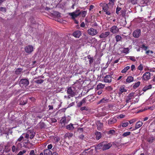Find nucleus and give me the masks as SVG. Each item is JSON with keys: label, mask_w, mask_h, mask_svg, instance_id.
<instances>
[{"label": "nucleus", "mask_w": 155, "mask_h": 155, "mask_svg": "<svg viewBox=\"0 0 155 155\" xmlns=\"http://www.w3.org/2000/svg\"><path fill=\"white\" fill-rule=\"evenodd\" d=\"M87 32L89 35L94 36L98 33V31L96 29L91 28L87 30Z\"/></svg>", "instance_id": "nucleus-1"}, {"label": "nucleus", "mask_w": 155, "mask_h": 155, "mask_svg": "<svg viewBox=\"0 0 155 155\" xmlns=\"http://www.w3.org/2000/svg\"><path fill=\"white\" fill-rule=\"evenodd\" d=\"M28 81L26 79H21L19 82L20 85L23 88L26 87L29 84Z\"/></svg>", "instance_id": "nucleus-2"}, {"label": "nucleus", "mask_w": 155, "mask_h": 155, "mask_svg": "<svg viewBox=\"0 0 155 155\" xmlns=\"http://www.w3.org/2000/svg\"><path fill=\"white\" fill-rule=\"evenodd\" d=\"M67 93L68 94V98L69 99L71 97H73L75 95V92L73 91L71 87H70L67 88Z\"/></svg>", "instance_id": "nucleus-3"}, {"label": "nucleus", "mask_w": 155, "mask_h": 155, "mask_svg": "<svg viewBox=\"0 0 155 155\" xmlns=\"http://www.w3.org/2000/svg\"><path fill=\"white\" fill-rule=\"evenodd\" d=\"M81 13L79 10H77L75 12L71 13H69V15L71 16L73 19H74L75 18L78 16Z\"/></svg>", "instance_id": "nucleus-4"}, {"label": "nucleus", "mask_w": 155, "mask_h": 155, "mask_svg": "<svg viewBox=\"0 0 155 155\" xmlns=\"http://www.w3.org/2000/svg\"><path fill=\"white\" fill-rule=\"evenodd\" d=\"M33 47L31 45H28L25 48V51L28 54H30L33 51Z\"/></svg>", "instance_id": "nucleus-5"}, {"label": "nucleus", "mask_w": 155, "mask_h": 155, "mask_svg": "<svg viewBox=\"0 0 155 155\" xmlns=\"http://www.w3.org/2000/svg\"><path fill=\"white\" fill-rule=\"evenodd\" d=\"M112 146L111 143H107L105 142H103V147L102 148L103 150H105L109 149Z\"/></svg>", "instance_id": "nucleus-6"}, {"label": "nucleus", "mask_w": 155, "mask_h": 155, "mask_svg": "<svg viewBox=\"0 0 155 155\" xmlns=\"http://www.w3.org/2000/svg\"><path fill=\"white\" fill-rule=\"evenodd\" d=\"M110 31L113 34H117L119 31V29L117 26L114 25L110 28Z\"/></svg>", "instance_id": "nucleus-7"}, {"label": "nucleus", "mask_w": 155, "mask_h": 155, "mask_svg": "<svg viewBox=\"0 0 155 155\" xmlns=\"http://www.w3.org/2000/svg\"><path fill=\"white\" fill-rule=\"evenodd\" d=\"M140 30L139 29H137L134 31L133 35L134 38H138L140 36Z\"/></svg>", "instance_id": "nucleus-8"}, {"label": "nucleus", "mask_w": 155, "mask_h": 155, "mask_svg": "<svg viewBox=\"0 0 155 155\" xmlns=\"http://www.w3.org/2000/svg\"><path fill=\"white\" fill-rule=\"evenodd\" d=\"M104 82L106 83H110L111 81L112 77L110 75H106L105 77H104Z\"/></svg>", "instance_id": "nucleus-9"}, {"label": "nucleus", "mask_w": 155, "mask_h": 155, "mask_svg": "<svg viewBox=\"0 0 155 155\" xmlns=\"http://www.w3.org/2000/svg\"><path fill=\"white\" fill-rule=\"evenodd\" d=\"M110 34L109 31L101 33L99 36L100 38H105L108 36Z\"/></svg>", "instance_id": "nucleus-10"}, {"label": "nucleus", "mask_w": 155, "mask_h": 155, "mask_svg": "<svg viewBox=\"0 0 155 155\" xmlns=\"http://www.w3.org/2000/svg\"><path fill=\"white\" fill-rule=\"evenodd\" d=\"M96 124L97 125V129L100 130H101L102 127H103V124L101 122L99 121H97L96 123Z\"/></svg>", "instance_id": "nucleus-11"}, {"label": "nucleus", "mask_w": 155, "mask_h": 155, "mask_svg": "<svg viewBox=\"0 0 155 155\" xmlns=\"http://www.w3.org/2000/svg\"><path fill=\"white\" fill-rule=\"evenodd\" d=\"M73 36L76 38H79L81 35V32L79 30L74 31L73 33Z\"/></svg>", "instance_id": "nucleus-12"}, {"label": "nucleus", "mask_w": 155, "mask_h": 155, "mask_svg": "<svg viewBox=\"0 0 155 155\" xmlns=\"http://www.w3.org/2000/svg\"><path fill=\"white\" fill-rule=\"evenodd\" d=\"M150 73L149 72H147L144 73L143 76V78L145 80H147L150 79Z\"/></svg>", "instance_id": "nucleus-13"}, {"label": "nucleus", "mask_w": 155, "mask_h": 155, "mask_svg": "<svg viewBox=\"0 0 155 155\" xmlns=\"http://www.w3.org/2000/svg\"><path fill=\"white\" fill-rule=\"evenodd\" d=\"M143 124V123L141 121H138L135 124V129H133L132 130L137 129L140 127Z\"/></svg>", "instance_id": "nucleus-14"}, {"label": "nucleus", "mask_w": 155, "mask_h": 155, "mask_svg": "<svg viewBox=\"0 0 155 155\" xmlns=\"http://www.w3.org/2000/svg\"><path fill=\"white\" fill-rule=\"evenodd\" d=\"M103 147V142L99 143L97 145H96L95 147V150L97 151L98 150L102 149Z\"/></svg>", "instance_id": "nucleus-15"}, {"label": "nucleus", "mask_w": 155, "mask_h": 155, "mask_svg": "<svg viewBox=\"0 0 155 155\" xmlns=\"http://www.w3.org/2000/svg\"><path fill=\"white\" fill-rule=\"evenodd\" d=\"M146 140L147 141L151 143H152L153 141L155 140V138L153 136H151L147 138Z\"/></svg>", "instance_id": "nucleus-16"}, {"label": "nucleus", "mask_w": 155, "mask_h": 155, "mask_svg": "<svg viewBox=\"0 0 155 155\" xmlns=\"http://www.w3.org/2000/svg\"><path fill=\"white\" fill-rule=\"evenodd\" d=\"M44 153L45 155H52V152L48 149H46L44 150Z\"/></svg>", "instance_id": "nucleus-17"}, {"label": "nucleus", "mask_w": 155, "mask_h": 155, "mask_svg": "<svg viewBox=\"0 0 155 155\" xmlns=\"http://www.w3.org/2000/svg\"><path fill=\"white\" fill-rule=\"evenodd\" d=\"M117 121L116 118L114 117L110 118L108 121V124H112L116 123Z\"/></svg>", "instance_id": "nucleus-18"}, {"label": "nucleus", "mask_w": 155, "mask_h": 155, "mask_svg": "<svg viewBox=\"0 0 155 155\" xmlns=\"http://www.w3.org/2000/svg\"><path fill=\"white\" fill-rule=\"evenodd\" d=\"M86 98H84L82 101H80L79 103H78L77 104V106L79 107H81L82 105L83 104H84L85 103Z\"/></svg>", "instance_id": "nucleus-19"}, {"label": "nucleus", "mask_w": 155, "mask_h": 155, "mask_svg": "<svg viewBox=\"0 0 155 155\" xmlns=\"http://www.w3.org/2000/svg\"><path fill=\"white\" fill-rule=\"evenodd\" d=\"M27 103L26 99L23 98L21 99L20 101V104L21 105H24Z\"/></svg>", "instance_id": "nucleus-20"}, {"label": "nucleus", "mask_w": 155, "mask_h": 155, "mask_svg": "<svg viewBox=\"0 0 155 155\" xmlns=\"http://www.w3.org/2000/svg\"><path fill=\"white\" fill-rule=\"evenodd\" d=\"M29 133V136H30V138L31 139H32L35 136V132L31 130H29L28 133Z\"/></svg>", "instance_id": "nucleus-21"}, {"label": "nucleus", "mask_w": 155, "mask_h": 155, "mask_svg": "<svg viewBox=\"0 0 155 155\" xmlns=\"http://www.w3.org/2000/svg\"><path fill=\"white\" fill-rule=\"evenodd\" d=\"M105 85L101 83L99 84L97 86L96 89L97 90L102 89L104 87Z\"/></svg>", "instance_id": "nucleus-22"}, {"label": "nucleus", "mask_w": 155, "mask_h": 155, "mask_svg": "<svg viewBox=\"0 0 155 155\" xmlns=\"http://www.w3.org/2000/svg\"><path fill=\"white\" fill-rule=\"evenodd\" d=\"M108 101V99H105V98H103L98 102V104H100L101 103H105L107 102Z\"/></svg>", "instance_id": "nucleus-23"}, {"label": "nucleus", "mask_w": 155, "mask_h": 155, "mask_svg": "<svg viewBox=\"0 0 155 155\" xmlns=\"http://www.w3.org/2000/svg\"><path fill=\"white\" fill-rule=\"evenodd\" d=\"M134 94L135 93H131L128 94V95L127 96V97H128L130 100H131L135 97Z\"/></svg>", "instance_id": "nucleus-24"}, {"label": "nucleus", "mask_w": 155, "mask_h": 155, "mask_svg": "<svg viewBox=\"0 0 155 155\" xmlns=\"http://www.w3.org/2000/svg\"><path fill=\"white\" fill-rule=\"evenodd\" d=\"M74 127L73 126V124L71 123L67 125L66 126V128L69 130H72L74 129Z\"/></svg>", "instance_id": "nucleus-25"}, {"label": "nucleus", "mask_w": 155, "mask_h": 155, "mask_svg": "<svg viewBox=\"0 0 155 155\" xmlns=\"http://www.w3.org/2000/svg\"><path fill=\"white\" fill-rule=\"evenodd\" d=\"M152 88V85L151 84H149L148 85H146L143 88V90L144 91H145L147 90L150 89Z\"/></svg>", "instance_id": "nucleus-26"}, {"label": "nucleus", "mask_w": 155, "mask_h": 155, "mask_svg": "<svg viewBox=\"0 0 155 155\" xmlns=\"http://www.w3.org/2000/svg\"><path fill=\"white\" fill-rule=\"evenodd\" d=\"M133 80L134 78L133 77L131 76H128L126 79V82L128 83H130L133 81Z\"/></svg>", "instance_id": "nucleus-27"}, {"label": "nucleus", "mask_w": 155, "mask_h": 155, "mask_svg": "<svg viewBox=\"0 0 155 155\" xmlns=\"http://www.w3.org/2000/svg\"><path fill=\"white\" fill-rule=\"evenodd\" d=\"M95 134L96 135V139L97 140H99L101 137V132L98 131L96 132L95 133Z\"/></svg>", "instance_id": "nucleus-28"}, {"label": "nucleus", "mask_w": 155, "mask_h": 155, "mask_svg": "<svg viewBox=\"0 0 155 155\" xmlns=\"http://www.w3.org/2000/svg\"><path fill=\"white\" fill-rule=\"evenodd\" d=\"M73 136V134L71 133H68L64 135V138H66L68 137L69 138Z\"/></svg>", "instance_id": "nucleus-29"}, {"label": "nucleus", "mask_w": 155, "mask_h": 155, "mask_svg": "<svg viewBox=\"0 0 155 155\" xmlns=\"http://www.w3.org/2000/svg\"><path fill=\"white\" fill-rule=\"evenodd\" d=\"M103 9L104 12L107 11L108 9V7L107 5L106 4H104L103 7Z\"/></svg>", "instance_id": "nucleus-30"}, {"label": "nucleus", "mask_w": 155, "mask_h": 155, "mask_svg": "<svg viewBox=\"0 0 155 155\" xmlns=\"http://www.w3.org/2000/svg\"><path fill=\"white\" fill-rule=\"evenodd\" d=\"M60 122L61 124H64V125L66 124V117H62V119L60 120Z\"/></svg>", "instance_id": "nucleus-31"}, {"label": "nucleus", "mask_w": 155, "mask_h": 155, "mask_svg": "<svg viewBox=\"0 0 155 155\" xmlns=\"http://www.w3.org/2000/svg\"><path fill=\"white\" fill-rule=\"evenodd\" d=\"M34 81L38 84H41L44 81V80L42 79H37L34 80Z\"/></svg>", "instance_id": "nucleus-32"}, {"label": "nucleus", "mask_w": 155, "mask_h": 155, "mask_svg": "<svg viewBox=\"0 0 155 155\" xmlns=\"http://www.w3.org/2000/svg\"><path fill=\"white\" fill-rule=\"evenodd\" d=\"M129 51V49L128 48H124L122 50V52L126 54L128 53Z\"/></svg>", "instance_id": "nucleus-33"}, {"label": "nucleus", "mask_w": 155, "mask_h": 155, "mask_svg": "<svg viewBox=\"0 0 155 155\" xmlns=\"http://www.w3.org/2000/svg\"><path fill=\"white\" fill-rule=\"evenodd\" d=\"M115 131L114 130H111L109 131H107V132L108 134H111L114 135L115 133Z\"/></svg>", "instance_id": "nucleus-34"}, {"label": "nucleus", "mask_w": 155, "mask_h": 155, "mask_svg": "<svg viewBox=\"0 0 155 155\" xmlns=\"http://www.w3.org/2000/svg\"><path fill=\"white\" fill-rule=\"evenodd\" d=\"M80 110L82 111L84 110L88 111L89 110V109L88 107L87 106H84L81 107Z\"/></svg>", "instance_id": "nucleus-35"}, {"label": "nucleus", "mask_w": 155, "mask_h": 155, "mask_svg": "<svg viewBox=\"0 0 155 155\" xmlns=\"http://www.w3.org/2000/svg\"><path fill=\"white\" fill-rule=\"evenodd\" d=\"M22 70L21 68H17L15 71V73L17 74H19L21 72Z\"/></svg>", "instance_id": "nucleus-36"}, {"label": "nucleus", "mask_w": 155, "mask_h": 155, "mask_svg": "<svg viewBox=\"0 0 155 155\" xmlns=\"http://www.w3.org/2000/svg\"><path fill=\"white\" fill-rule=\"evenodd\" d=\"M140 81H138L137 83H135L134 85L133 86V87L134 89H135L138 87L140 84Z\"/></svg>", "instance_id": "nucleus-37"}, {"label": "nucleus", "mask_w": 155, "mask_h": 155, "mask_svg": "<svg viewBox=\"0 0 155 155\" xmlns=\"http://www.w3.org/2000/svg\"><path fill=\"white\" fill-rule=\"evenodd\" d=\"M131 133L130 132H126L123 134L122 136L123 137H126L130 135Z\"/></svg>", "instance_id": "nucleus-38"}, {"label": "nucleus", "mask_w": 155, "mask_h": 155, "mask_svg": "<svg viewBox=\"0 0 155 155\" xmlns=\"http://www.w3.org/2000/svg\"><path fill=\"white\" fill-rule=\"evenodd\" d=\"M116 41L118 42L120 41L121 39V37L119 35H117L115 37Z\"/></svg>", "instance_id": "nucleus-39"}, {"label": "nucleus", "mask_w": 155, "mask_h": 155, "mask_svg": "<svg viewBox=\"0 0 155 155\" xmlns=\"http://www.w3.org/2000/svg\"><path fill=\"white\" fill-rule=\"evenodd\" d=\"M146 53L148 55L152 56L151 54L153 53V52L152 51L148 50L146 51Z\"/></svg>", "instance_id": "nucleus-40"}, {"label": "nucleus", "mask_w": 155, "mask_h": 155, "mask_svg": "<svg viewBox=\"0 0 155 155\" xmlns=\"http://www.w3.org/2000/svg\"><path fill=\"white\" fill-rule=\"evenodd\" d=\"M129 124V123L128 122H126L124 123H123L122 124V126L123 127H126Z\"/></svg>", "instance_id": "nucleus-41"}, {"label": "nucleus", "mask_w": 155, "mask_h": 155, "mask_svg": "<svg viewBox=\"0 0 155 155\" xmlns=\"http://www.w3.org/2000/svg\"><path fill=\"white\" fill-rule=\"evenodd\" d=\"M15 149L17 150H18V148L17 147L16 148L15 146L14 145H13L12 147V151L13 152H14L15 151Z\"/></svg>", "instance_id": "nucleus-42"}, {"label": "nucleus", "mask_w": 155, "mask_h": 155, "mask_svg": "<svg viewBox=\"0 0 155 155\" xmlns=\"http://www.w3.org/2000/svg\"><path fill=\"white\" fill-rule=\"evenodd\" d=\"M129 1L133 4H135L137 2V0H129Z\"/></svg>", "instance_id": "nucleus-43"}, {"label": "nucleus", "mask_w": 155, "mask_h": 155, "mask_svg": "<svg viewBox=\"0 0 155 155\" xmlns=\"http://www.w3.org/2000/svg\"><path fill=\"white\" fill-rule=\"evenodd\" d=\"M141 48L143 49L144 50L147 51V50L148 48V47L147 46H145L144 45H142L141 46Z\"/></svg>", "instance_id": "nucleus-44"}, {"label": "nucleus", "mask_w": 155, "mask_h": 155, "mask_svg": "<svg viewBox=\"0 0 155 155\" xmlns=\"http://www.w3.org/2000/svg\"><path fill=\"white\" fill-rule=\"evenodd\" d=\"M120 92L122 93L124 92H126L127 90L126 89H125L124 87H121L120 88Z\"/></svg>", "instance_id": "nucleus-45"}, {"label": "nucleus", "mask_w": 155, "mask_h": 155, "mask_svg": "<svg viewBox=\"0 0 155 155\" xmlns=\"http://www.w3.org/2000/svg\"><path fill=\"white\" fill-rule=\"evenodd\" d=\"M0 11L3 12H6V9L5 8H4L3 7H0Z\"/></svg>", "instance_id": "nucleus-46"}, {"label": "nucleus", "mask_w": 155, "mask_h": 155, "mask_svg": "<svg viewBox=\"0 0 155 155\" xmlns=\"http://www.w3.org/2000/svg\"><path fill=\"white\" fill-rule=\"evenodd\" d=\"M121 8L120 7H117L116 9V13L117 14H118L119 13V11L121 10Z\"/></svg>", "instance_id": "nucleus-47"}, {"label": "nucleus", "mask_w": 155, "mask_h": 155, "mask_svg": "<svg viewBox=\"0 0 155 155\" xmlns=\"http://www.w3.org/2000/svg\"><path fill=\"white\" fill-rule=\"evenodd\" d=\"M89 57L90 56H88V58L90 59L89 60V63L90 64H91L93 62V59L92 58H90Z\"/></svg>", "instance_id": "nucleus-48"}, {"label": "nucleus", "mask_w": 155, "mask_h": 155, "mask_svg": "<svg viewBox=\"0 0 155 155\" xmlns=\"http://www.w3.org/2000/svg\"><path fill=\"white\" fill-rule=\"evenodd\" d=\"M87 14V12L86 11H84L82 13V15L83 17H85Z\"/></svg>", "instance_id": "nucleus-49"}, {"label": "nucleus", "mask_w": 155, "mask_h": 155, "mask_svg": "<svg viewBox=\"0 0 155 155\" xmlns=\"http://www.w3.org/2000/svg\"><path fill=\"white\" fill-rule=\"evenodd\" d=\"M29 155H36L34 150H31L30 153Z\"/></svg>", "instance_id": "nucleus-50"}, {"label": "nucleus", "mask_w": 155, "mask_h": 155, "mask_svg": "<svg viewBox=\"0 0 155 155\" xmlns=\"http://www.w3.org/2000/svg\"><path fill=\"white\" fill-rule=\"evenodd\" d=\"M106 89L108 91H111L112 90V88L110 86H109L106 87Z\"/></svg>", "instance_id": "nucleus-51"}, {"label": "nucleus", "mask_w": 155, "mask_h": 155, "mask_svg": "<svg viewBox=\"0 0 155 155\" xmlns=\"http://www.w3.org/2000/svg\"><path fill=\"white\" fill-rule=\"evenodd\" d=\"M45 124L43 122L40 123V127H41V128L44 127L45 126Z\"/></svg>", "instance_id": "nucleus-52"}, {"label": "nucleus", "mask_w": 155, "mask_h": 155, "mask_svg": "<svg viewBox=\"0 0 155 155\" xmlns=\"http://www.w3.org/2000/svg\"><path fill=\"white\" fill-rule=\"evenodd\" d=\"M54 140L55 142H58L60 140V138L58 137H56L54 138Z\"/></svg>", "instance_id": "nucleus-53"}, {"label": "nucleus", "mask_w": 155, "mask_h": 155, "mask_svg": "<svg viewBox=\"0 0 155 155\" xmlns=\"http://www.w3.org/2000/svg\"><path fill=\"white\" fill-rule=\"evenodd\" d=\"M129 68H124V69L122 70L121 72L122 73H124L126 72L129 69Z\"/></svg>", "instance_id": "nucleus-54"}, {"label": "nucleus", "mask_w": 155, "mask_h": 155, "mask_svg": "<svg viewBox=\"0 0 155 155\" xmlns=\"http://www.w3.org/2000/svg\"><path fill=\"white\" fill-rule=\"evenodd\" d=\"M129 58L133 61H135V58L134 57L130 56L129 57Z\"/></svg>", "instance_id": "nucleus-55"}, {"label": "nucleus", "mask_w": 155, "mask_h": 155, "mask_svg": "<svg viewBox=\"0 0 155 155\" xmlns=\"http://www.w3.org/2000/svg\"><path fill=\"white\" fill-rule=\"evenodd\" d=\"M52 146H53L51 144L48 145V149L50 150V149H51L52 148Z\"/></svg>", "instance_id": "nucleus-56"}, {"label": "nucleus", "mask_w": 155, "mask_h": 155, "mask_svg": "<svg viewBox=\"0 0 155 155\" xmlns=\"http://www.w3.org/2000/svg\"><path fill=\"white\" fill-rule=\"evenodd\" d=\"M36 63H37V62L36 61H33V67H35L36 66ZM38 64V63H37L36 65L37 64Z\"/></svg>", "instance_id": "nucleus-57"}, {"label": "nucleus", "mask_w": 155, "mask_h": 155, "mask_svg": "<svg viewBox=\"0 0 155 155\" xmlns=\"http://www.w3.org/2000/svg\"><path fill=\"white\" fill-rule=\"evenodd\" d=\"M23 138V137L22 136H21L18 139V141L20 142Z\"/></svg>", "instance_id": "nucleus-58"}, {"label": "nucleus", "mask_w": 155, "mask_h": 155, "mask_svg": "<svg viewBox=\"0 0 155 155\" xmlns=\"http://www.w3.org/2000/svg\"><path fill=\"white\" fill-rule=\"evenodd\" d=\"M103 91L102 90H99L97 92V93L98 95L101 94L102 92Z\"/></svg>", "instance_id": "nucleus-59"}, {"label": "nucleus", "mask_w": 155, "mask_h": 155, "mask_svg": "<svg viewBox=\"0 0 155 155\" xmlns=\"http://www.w3.org/2000/svg\"><path fill=\"white\" fill-rule=\"evenodd\" d=\"M144 2L146 4H147L148 3L150 2L151 0H143Z\"/></svg>", "instance_id": "nucleus-60"}, {"label": "nucleus", "mask_w": 155, "mask_h": 155, "mask_svg": "<svg viewBox=\"0 0 155 155\" xmlns=\"http://www.w3.org/2000/svg\"><path fill=\"white\" fill-rule=\"evenodd\" d=\"M79 138L83 139V138L84 137V135L81 134L79 136Z\"/></svg>", "instance_id": "nucleus-61"}, {"label": "nucleus", "mask_w": 155, "mask_h": 155, "mask_svg": "<svg viewBox=\"0 0 155 155\" xmlns=\"http://www.w3.org/2000/svg\"><path fill=\"white\" fill-rule=\"evenodd\" d=\"M29 133H27V134H26L25 135V138L26 139H28V138L29 137Z\"/></svg>", "instance_id": "nucleus-62"}, {"label": "nucleus", "mask_w": 155, "mask_h": 155, "mask_svg": "<svg viewBox=\"0 0 155 155\" xmlns=\"http://www.w3.org/2000/svg\"><path fill=\"white\" fill-rule=\"evenodd\" d=\"M85 25L84 22H82L81 24V26L82 27H84L85 26Z\"/></svg>", "instance_id": "nucleus-63"}, {"label": "nucleus", "mask_w": 155, "mask_h": 155, "mask_svg": "<svg viewBox=\"0 0 155 155\" xmlns=\"http://www.w3.org/2000/svg\"><path fill=\"white\" fill-rule=\"evenodd\" d=\"M134 122H135V121L133 120H131L129 121L130 124H132V123H134Z\"/></svg>", "instance_id": "nucleus-64"}]
</instances>
